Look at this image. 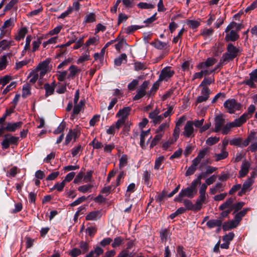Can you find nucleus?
<instances>
[{
	"label": "nucleus",
	"instance_id": "69168bd1",
	"mask_svg": "<svg viewBox=\"0 0 257 257\" xmlns=\"http://www.w3.org/2000/svg\"><path fill=\"white\" fill-rule=\"evenodd\" d=\"M143 26H139L137 25H132L130 26H128L126 29V33L127 34H131L137 30H138L139 29H141L143 28Z\"/></svg>",
	"mask_w": 257,
	"mask_h": 257
},
{
	"label": "nucleus",
	"instance_id": "bb28decb",
	"mask_svg": "<svg viewBox=\"0 0 257 257\" xmlns=\"http://www.w3.org/2000/svg\"><path fill=\"white\" fill-rule=\"evenodd\" d=\"M160 82L158 80L156 81L153 85V86L151 88L150 90L147 92V95L149 97H152L157 90L159 89Z\"/></svg>",
	"mask_w": 257,
	"mask_h": 257
},
{
	"label": "nucleus",
	"instance_id": "e2e57ef3",
	"mask_svg": "<svg viewBox=\"0 0 257 257\" xmlns=\"http://www.w3.org/2000/svg\"><path fill=\"white\" fill-rule=\"evenodd\" d=\"M16 86V82L15 81L12 82L9 85H7L5 89L3 90L2 92L3 95H6L8 92H9L11 90H12L13 88L15 87Z\"/></svg>",
	"mask_w": 257,
	"mask_h": 257
},
{
	"label": "nucleus",
	"instance_id": "338daca9",
	"mask_svg": "<svg viewBox=\"0 0 257 257\" xmlns=\"http://www.w3.org/2000/svg\"><path fill=\"white\" fill-rule=\"evenodd\" d=\"M127 43L126 41L124 39H122L120 41H119L118 43L115 45V48L116 50L119 52L120 51V49L122 48L123 45H126Z\"/></svg>",
	"mask_w": 257,
	"mask_h": 257
},
{
	"label": "nucleus",
	"instance_id": "c756f323",
	"mask_svg": "<svg viewBox=\"0 0 257 257\" xmlns=\"http://www.w3.org/2000/svg\"><path fill=\"white\" fill-rule=\"evenodd\" d=\"M206 199V196L200 195H199L198 198L196 200L195 203L196 209L197 210H200L202 207V204L204 202Z\"/></svg>",
	"mask_w": 257,
	"mask_h": 257
},
{
	"label": "nucleus",
	"instance_id": "9d476101",
	"mask_svg": "<svg viewBox=\"0 0 257 257\" xmlns=\"http://www.w3.org/2000/svg\"><path fill=\"white\" fill-rule=\"evenodd\" d=\"M225 122V119L221 115H217L215 117V128L214 131L216 133L219 132Z\"/></svg>",
	"mask_w": 257,
	"mask_h": 257
},
{
	"label": "nucleus",
	"instance_id": "9b49d317",
	"mask_svg": "<svg viewBox=\"0 0 257 257\" xmlns=\"http://www.w3.org/2000/svg\"><path fill=\"white\" fill-rule=\"evenodd\" d=\"M238 225V224L234 220H231L223 222L222 228L224 231H226L236 227Z\"/></svg>",
	"mask_w": 257,
	"mask_h": 257
},
{
	"label": "nucleus",
	"instance_id": "a19ab883",
	"mask_svg": "<svg viewBox=\"0 0 257 257\" xmlns=\"http://www.w3.org/2000/svg\"><path fill=\"white\" fill-rule=\"evenodd\" d=\"M187 25L189 26L190 28H191L192 29H196L198 28L200 25V23L199 22L195 20H187L186 22Z\"/></svg>",
	"mask_w": 257,
	"mask_h": 257
},
{
	"label": "nucleus",
	"instance_id": "3c124183",
	"mask_svg": "<svg viewBox=\"0 0 257 257\" xmlns=\"http://www.w3.org/2000/svg\"><path fill=\"white\" fill-rule=\"evenodd\" d=\"M50 62V61L49 59H46L45 61H43L38 65L37 69L38 70H46Z\"/></svg>",
	"mask_w": 257,
	"mask_h": 257
},
{
	"label": "nucleus",
	"instance_id": "473e14b6",
	"mask_svg": "<svg viewBox=\"0 0 257 257\" xmlns=\"http://www.w3.org/2000/svg\"><path fill=\"white\" fill-rule=\"evenodd\" d=\"M183 203L186 207V210L197 211V209H196L195 205L193 204L192 202L190 200L185 199Z\"/></svg>",
	"mask_w": 257,
	"mask_h": 257
},
{
	"label": "nucleus",
	"instance_id": "0eeeda50",
	"mask_svg": "<svg viewBox=\"0 0 257 257\" xmlns=\"http://www.w3.org/2000/svg\"><path fill=\"white\" fill-rule=\"evenodd\" d=\"M184 129V131L183 133V135L184 136L188 138L194 136V134H193L194 129L193 127V122L192 121H187L185 124Z\"/></svg>",
	"mask_w": 257,
	"mask_h": 257
},
{
	"label": "nucleus",
	"instance_id": "774afa93",
	"mask_svg": "<svg viewBox=\"0 0 257 257\" xmlns=\"http://www.w3.org/2000/svg\"><path fill=\"white\" fill-rule=\"evenodd\" d=\"M81 254H82L81 250L78 248H73L69 253L72 257H77Z\"/></svg>",
	"mask_w": 257,
	"mask_h": 257
},
{
	"label": "nucleus",
	"instance_id": "f704fd0d",
	"mask_svg": "<svg viewBox=\"0 0 257 257\" xmlns=\"http://www.w3.org/2000/svg\"><path fill=\"white\" fill-rule=\"evenodd\" d=\"M228 156V153L225 151L224 149H222L221 153L216 154L215 157V161H219L221 160L224 159L227 157Z\"/></svg>",
	"mask_w": 257,
	"mask_h": 257
},
{
	"label": "nucleus",
	"instance_id": "bf43d9fd",
	"mask_svg": "<svg viewBox=\"0 0 257 257\" xmlns=\"http://www.w3.org/2000/svg\"><path fill=\"white\" fill-rule=\"evenodd\" d=\"M139 84L138 79H134L127 85V88L130 91L134 90Z\"/></svg>",
	"mask_w": 257,
	"mask_h": 257
},
{
	"label": "nucleus",
	"instance_id": "ddd939ff",
	"mask_svg": "<svg viewBox=\"0 0 257 257\" xmlns=\"http://www.w3.org/2000/svg\"><path fill=\"white\" fill-rule=\"evenodd\" d=\"M223 220L220 217L217 219H210L209 220L207 223L206 225L209 228H213L215 227L222 226Z\"/></svg>",
	"mask_w": 257,
	"mask_h": 257
},
{
	"label": "nucleus",
	"instance_id": "b1692460",
	"mask_svg": "<svg viewBox=\"0 0 257 257\" xmlns=\"http://www.w3.org/2000/svg\"><path fill=\"white\" fill-rule=\"evenodd\" d=\"M247 113H244L239 118H236L234 120V123L236 124L237 127L241 126L246 121L247 118Z\"/></svg>",
	"mask_w": 257,
	"mask_h": 257
},
{
	"label": "nucleus",
	"instance_id": "8fccbe9b",
	"mask_svg": "<svg viewBox=\"0 0 257 257\" xmlns=\"http://www.w3.org/2000/svg\"><path fill=\"white\" fill-rule=\"evenodd\" d=\"M234 237V233L230 232L222 236V240L230 243V241L233 239Z\"/></svg>",
	"mask_w": 257,
	"mask_h": 257
},
{
	"label": "nucleus",
	"instance_id": "37998d69",
	"mask_svg": "<svg viewBox=\"0 0 257 257\" xmlns=\"http://www.w3.org/2000/svg\"><path fill=\"white\" fill-rule=\"evenodd\" d=\"M146 94L147 95V92H144L138 89L137 91V94L133 97V100L134 101L139 100Z\"/></svg>",
	"mask_w": 257,
	"mask_h": 257
},
{
	"label": "nucleus",
	"instance_id": "5fc2aeb1",
	"mask_svg": "<svg viewBox=\"0 0 257 257\" xmlns=\"http://www.w3.org/2000/svg\"><path fill=\"white\" fill-rule=\"evenodd\" d=\"M132 123L128 120H125V123L123 124L122 133L125 135H127L130 131V125Z\"/></svg>",
	"mask_w": 257,
	"mask_h": 257
},
{
	"label": "nucleus",
	"instance_id": "c9c22d12",
	"mask_svg": "<svg viewBox=\"0 0 257 257\" xmlns=\"http://www.w3.org/2000/svg\"><path fill=\"white\" fill-rule=\"evenodd\" d=\"M163 134H157L154 139L152 140L151 144H150V148H153L154 147L156 146L159 141L161 140L163 137Z\"/></svg>",
	"mask_w": 257,
	"mask_h": 257
},
{
	"label": "nucleus",
	"instance_id": "603ef678",
	"mask_svg": "<svg viewBox=\"0 0 257 257\" xmlns=\"http://www.w3.org/2000/svg\"><path fill=\"white\" fill-rule=\"evenodd\" d=\"M85 22L87 23L94 22L96 21L95 15L93 13H91L85 16Z\"/></svg>",
	"mask_w": 257,
	"mask_h": 257
},
{
	"label": "nucleus",
	"instance_id": "6e6552de",
	"mask_svg": "<svg viewBox=\"0 0 257 257\" xmlns=\"http://www.w3.org/2000/svg\"><path fill=\"white\" fill-rule=\"evenodd\" d=\"M211 93V90L208 87H204L201 91L202 95L197 97L196 103H201L206 101L209 98Z\"/></svg>",
	"mask_w": 257,
	"mask_h": 257
},
{
	"label": "nucleus",
	"instance_id": "f03ea898",
	"mask_svg": "<svg viewBox=\"0 0 257 257\" xmlns=\"http://www.w3.org/2000/svg\"><path fill=\"white\" fill-rule=\"evenodd\" d=\"M19 141L18 137L13 136L11 134H5L4 139L1 143L2 148L3 150H7L10 148V145L17 146Z\"/></svg>",
	"mask_w": 257,
	"mask_h": 257
},
{
	"label": "nucleus",
	"instance_id": "393cba45",
	"mask_svg": "<svg viewBox=\"0 0 257 257\" xmlns=\"http://www.w3.org/2000/svg\"><path fill=\"white\" fill-rule=\"evenodd\" d=\"M151 45L158 50H162L167 46V43L156 39L155 42H152Z\"/></svg>",
	"mask_w": 257,
	"mask_h": 257
},
{
	"label": "nucleus",
	"instance_id": "de8ad7c7",
	"mask_svg": "<svg viewBox=\"0 0 257 257\" xmlns=\"http://www.w3.org/2000/svg\"><path fill=\"white\" fill-rule=\"evenodd\" d=\"M93 186L91 184H86L84 185L81 186H79L78 188V190L82 193H86L89 192V190L92 188Z\"/></svg>",
	"mask_w": 257,
	"mask_h": 257
},
{
	"label": "nucleus",
	"instance_id": "4d7b16f0",
	"mask_svg": "<svg viewBox=\"0 0 257 257\" xmlns=\"http://www.w3.org/2000/svg\"><path fill=\"white\" fill-rule=\"evenodd\" d=\"M213 32L214 31L213 29L205 28L201 32L200 35L204 37L205 39H206V37L212 36Z\"/></svg>",
	"mask_w": 257,
	"mask_h": 257
},
{
	"label": "nucleus",
	"instance_id": "6e6d98bb",
	"mask_svg": "<svg viewBox=\"0 0 257 257\" xmlns=\"http://www.w3.org/2000/svg\"><path fill=\"white\" fill-rule=\"evenodd\" d=\"M128 157L126 155H123L119 159V168H121L125 166L127 163Z\"/></svg>",
	"mask_w": 257,
	"mask_h": 257
},
{
	"label": "nucleus",
	"instance_id": "6ab92c4d",
	"mask_svg": "<svg viewBox=\"0 0 257 257\" xmlns=\"http://www.w3.org/2000/svg\"><path fill=\"white\" fill-rule=\"evenodd\" d=\"M239 38V35L234 30H230L229 33L227 34L225 37V40L226 41H235Z\"/></svg>",
	"mask_w": 257,
	"mask_h": 257
},
{
	"label": "nucleus",
	"instance_id": "1a4fd4ad",
	"mask_svg": "<svg viewBox=\"0 0 257 257\" xmlns=\"http://www.w3.org/2000/svg\"><path fill=\"white\" fill-rule=\"evenodd\" d=\"M131 110V108L130 106L124 107L118 110L116 114V116L120 117V118H123L124 120H126Z\"/></svg>",
	"mask_w": 257,
	"mask_h": 257
},
{
	"label": "nucleus",
	"instance_id": "aec40b11",
	"mask_svg": "<svg viewBox=\"0 0 257 257\" xmlns=\"http://www.w3.org/2000/svg\"><path fill=\"white\" fill-rule=\"evenodd\" d=\"M151 130L149 129L146 131L142 130L140 135V145L142 149L145 148V138L150 133Z\"/></svg>",
	"mask_w": 257,
	"mask_h": 257
},
{
	"label": "nucleus",
	"instance_id": "09e8293b",
	"mask_svg": "<svg viewBox=\"0 0 257 257\" xmlns=\"http://www.w3.org/2000/svg\"><path fill=\"white\" fill-rule=\"evenodd\" d=\"M219 141V137H209L206 141V143L209 146H212L214 144H216Z\"/></svg>",
	"mask_w": 257,
	"mask_h": 257
},
{
	"label": "nucleus",
	"instance_id": "dca6fc26",
	"mask_svg": "<svg viewBox=\"0 0 257 257\" xmlns=\"http://www.w3.org/2000/svg\"><path fill=\"white\" fill-rule=\"evenodd\" d=\"M243 28V25L241 24H237L235 22H231L226 28L225 32L227 33L232 29H235L236 31H239Z\"/></svg>",
	"mask_w": 257,
	"mask_h": 257
},
{
	"label": "nucleus",
	"instance_id": "4c0bfd02",
	"mask_svg": "<svg viewBox=\"0 0 257 257\" xmlns=\"http://www.w3.org/2000/svg\"><path fill=\"white\" fill-rule=\"evenodd\" d=\"M31 94L30 87L28 84H25L23 86L22 97L26 98L28 95Z\"/></svg>",
	"mask_w": 257,
	"mask_h": 257
},
{
	"label": "nucleus",
	"instance_id": "f8f14e48",
	"mask_svg": "<svg viewBox=\"0 0 257 257\" xmlns=\"http://www.w3.org/2000/svg\"><path fill=\"white\" fill-rule=\"evenodd\" d=\"M250 163L246 161L242 162L240 171H239V177H244L248 173L250 167Z\"/></svg>",
	"mask_w": 257,
	"mask_h": 257
},
{
	"label": "nucleus",
	"instance_id": "e433bc0d",
	"mask_svg": "<svg viewBox=\"0 0 257 257\" xmlns=\"http://www.w3.org/2000/svg\"><path fill=\"white\" fill-rule=\"evenodd\" d=\"M167 196V192L165 190H163L161 193L158 194V195L155 196L156 201L159 203L160 205L161 204L162 201Z\"/></svg>",
	"mask_w": 257,
	"mask_h": 257
},
{
	"label": "nucleus",
	"instance_id": "423d86ee",
	"mask_svg": "<svg viewBox=\"0 0 257 257\" xmlns=\"http://www.w3.org/2000/svg\"><path fill=\"white\" fill-rule=\"evenodd\" d=\"M174 74V71L172 70L170 67H165L161 71L158 80L160 82L164 80H167V79L171 78Z\"/></svg>",
	"mask_w": 257,
	"mask_h": 257
},
{
	"label": "nucleus",
	"instance_id": "864d4df0",
	"mask_svg": "<svg viewBox=\"0 0 257 257\" xmlns=\"http://www.w3.org/2000/svg\"><path fill=\"white\" fill-rule=\"evenodd\" d=\"M66 127V123L64 121H62L60 125L58 126V127L56 129L54 132L53 133L55 135H57L59 134L63 133V132L64 131L65 128Z\"/></svg>",
	"mask_w": 257,
	"mask_h": 257
},
{
	"label": "nucleus",
	"instance_id": "f257e3e1",
	"mask_svg": "<svg viewBox=\"0 0 257 257\" xmlns=\"http://www.w3.org/2000/svg\"><path fill=\"white\" fill-rule=\"evenodd\" d=\"M226 52L222 56V61L227 63L232 61L235 58L239 56L241 50L236 48L232 43H228L226 47Z\"/></svg>",
	"mask_w": 257,
	"mask_h": 257
},
{
	"label": "nucleus",
	"instance_id": "2f4dec72",
	"mask_svg": "<svg viewBox=\"0 0 257 257\" xmlns=\"http://www.w3.org/2000/svg\"><path fill=\"white\" fill-rule=\"evenodd\" d=\"M147 66L146 63L140 61H136L134 63V70L137 71L140 70H144L146 69Z\"/></svg>",
	"mask_w": 257,
	"mask_h": 257
},
{
	"label": "nucleus",
	"instance_id": "c85d7f7f",
	"mask_svg": "<svg viewBox=\"0 0 257 257\" xmlns=\"http://www.w3.org/2000/svg\"><path fill=\"white\" fill-rule=\"evenodd\" d=\"M123 60L125 61L124 63H126L127 56L125 53L121 54L118 57L114 59V65L117 66H120L121 64L122 63Z\"/></svg>",
	"mask_w": 257,
	"mask_h": 257
},
{
	"label": "nucleus",
	"instance_id": "7c9ffc66",
	"mask_svg": "<svg viewBox=\"0 0 257 257\" xmlns=\"http://www.w3.org/2000/svg\"><path fill=\"white\" fill-rule=\"evenodd\" d=\"M234 127H237L236 124L234 123V121L231 122L227 123L222 128V134L223 135L228 134L230 128Z\"/></svg>",
	"mask_w": 257,
	"mask_h": 257
},
{
	"label": "nucleus",
	"instance_id": "20e7f679",
	"mask_svg": "<svg viewBox=\"0 0 257 257\" xmlns=\"http://www.w3.org/2000/svg\"><path fill=\"white\" fill-rule=\"evenodd\" d=\"M23 122L22 121H18L15 123L9 122L6 126L1 125L0 127V136L2 135L5 131L8 132H14L18 128L21 127Z\"/></svg>",
	"mask_w": 257,
	"mask_h": 257
},
{
	"label": "nucleus",
	"instance_id": "cd10ccee",
	"mask_svg": "<svg viewBox=\"0 0 257 257\" xmlns=\"http://www.w3.org/2000/svg\"><path fill=\"white\" fill-rule=\"evenodd\" d=\"M195 162L192 161V165L189 167L185 173L186 176H189L193 175L197 170V167L199 165L198 164L194 163Z\"/></svg>",
	"mask_w": 257,
	"mask_h": 257
},
{
	"label": "nucleus",
	"instance_id": "72a5a7b5",
	"mask_svg": "<svg viewBox=\"0 0 257 257\" xmlns=\"http://www.w3.org/2000/svg\"><path fill=\"white\" fill-rule=\"evenodd\" d=\"M84 105V100H81L80 102L78 103L74 104V106L73 108V113L74 114H78L83 106Z\"/></svg>",
	"mask_w": 257,
	"mask_h": 257
},
{
	"label": "nucleus",
	"instance_id": "7ed1b4c3",
	"mask_svg": "<svg viewBox=\"0 0 257 257\" xmlns=\"http://www.w3.org/2000/svg\"><path fill=\"white\" fill-rule=\"evenodd\" d=\"M224 107L227 109L229 113H233L236 110L240 109L242 105L238 102L235 99H228L223 104Z\"/></svg>",
	"mask_w": 257,
	"mask_h": 257
},
{
	"label": "nucleus",
	"instance_id": "a18cd8bd",
	"mask_svg": "<svg viewBox=\"0 0 257 257\" xmlns=\"http://www.w3.org/2000/svg\"><path fill=\"white\" fill-rule=\"evenodd\" d=\"M164 160V157L162 156L157 158L155 160L154 169L155 170H159Z\"/></svg>",
	"mask_w": 257,
	"mask_h": 257
},
{
	"label": "nucleus",
	"instance_id": "a211bd4d",
	"mask_svg": "<svg viewBox=\"0 0 257 257\" xmlns=\"http://www.w3.org/2000/svg\"><path fill=\"white\" fill-rule=\"evenodd\" d=\"M234 200L232 198L230 197L228 198L225 202L219 206V210H224L226 208H231L233 206Z\"/></svg>",
	"mask_w": 257,
	"mask_h": 257
},
{
	"label": "nucleus",
	"instance_id": "680f3d73",
	"mask_svg": "<svg viewBox=\"0 0 257 257\" xmlns=\"http://www.w3.org/2000/svg\"><path fill=\"white\" fill-rule=\"evenodd\" d=\"M18 2V0H11V1L5 6L4 11L6 12L12 9L15 5Z\"/></svg>",
	"mask_w": 257,
	"mask_h": 257
},
{
	"label": "nucleus",
	"instance_id": "49530a36",
	"mask_svg": "<svg viewBox=\"0 0 257 257\" xmlns=\"http://www.w3.org/2000/svg\"><path fill=\"white\" fill-rule=\"evenodd\" d=\"M123 242V239L120 236L116 237L111 243V246L113 248H116L119 246Z\"/></svg>",
	"mask_w": 257,
	"mask_h": 257
},
{
	"label": "nucleus",
	"instance_id": "ea45409f",
	"mask_svg": "<svg viewBox=\"0 0 257 257\" xmlns=\"http://www.w3.org/2000/svg\"><path fill=\"white\" fill-rule=\"evenodd\" d=\"M79 246L80 248L82 254H84L87 252L89 249L88 243L83 241L80 242Z\"/></svg>",
	"mask_w": 257,
	"mask_h": 257
},
{
	"label": "nucleus",
	"instance_id": "5701e85b",
	"mask_svg": "<svg viewBox=\"0 0 257 257\" xmlns=\"http://www.w3.org/2000/svg\"><path fill=\"white\" fill-rule=\"evenodd\" d=\"M27 33V28L26 27H22L19 30L18 34L16 35L15 39L17 41H20L21 39L24 38Z\"/></svg>",
	"mask_w": 257,
	"mask_h": 257
},
{
	"label": "nucleus",
	"instance_id": "f3484780",
	"mask_svg": "<svg viewBox=\"0 0 257 257\" xmlns=\"http://www.w3.org/2000/svg\"><path fill=\"white\" fill-rule=\"evenodd\" d=\"M249 208H243L242 210L237 213L234 216V220L238 223L241 220L242 217L244 216L248 210Z\"/></svg>",
	"mask_w": 257,
	"mask_h": 257
},
{
	"label": "nucleus",
	"instance_id": "4be33fe9",
	"mask_svg": "<svg viewBox=\"0 0 257 257\" xmlns=\"http://www.w3.org/2000/svg\"><path fill=\"white\" fill-rule=\"evenodd\" d=\"M181 192L184 196V197H187L189 198H192L194 197L196 193H195L194 191L189 187H187L184 189H182Z\"/></svg>",
	"mask_w": 257,
	"mask_h": 257
},
{
	"label": "nucleus",
	"instance_id": "4468645a",
	"mask_svg": "<svg viewBox=\"0 0 257 257\" xmlns=\"http://www.w3.org/2000/svg\"><path fill=\"white\" fill-rule=\"evenodd\" d=\"M209 149H210L209 148L206 147L200 151L198 154L197 156L193 160V161L195 162L194 163H197L199 164L201 161V160L204 158L206 154L209 152Z\"/></svg>",
	"mask_w": 257,
	"mask_h": 257
},
{
	"label": "nucleus",
	"instance_id": "0e129e2a",
	"mask_svg": "<svg viewBox=\"0 0 257 257\" xmlns=\"http://www.w3.org/2000/svg\"><path fill=\"white\" fill-rule=\"evenodd\" d=\"M214 79H212L211 78H204L203 80L202 81L201 84L199 85V87H206V85H209L214 82Z\"/></svg>",
	"mask_w": 257,
	"mask_h": 257
},
{
	"label": "nucleus",
	"instance_id": "58836bf2",
	"mask_svg": "<svg viewBox=\"0 0 257 257\" xmlns=\"http://www.w3.org/2000/svg\"><path fill=\"white\" fill-rule=\"evenodd\" d=\"M32 77L31 79L30 80V82L34 84L35 83L37 80H38L39 78V74L38 73V71L34 72L32 71L30 72L28 76V78Z\"/></svg>",
	"mask_w": 257,
	"mask_h": 257
},
{
	"label": "nucleus",
	"instance_id": "a878e982",
	"mask_svg": "<svg viewBox=\"0 0 257 257\" xmlns=\"http://www.w3.org/2000/svg\"><path fill=\"white\" fill-rule=\"evenodd\" d=\"M44 88L45 89V97H47L53 94L55 90V86H50V85L47 83L44 85Z\"/></svg>",
	"mask_w": 257,
	"mask_h": 257
},
{
	"label": "nucleus",
	"instance_id": "052dcab7",
	"mask_svg": "<svg viewBox=\"0 0 257 257\" xmlns=\"http://www.w3.org/2000/svg\"><path fill=\"white\" fill-rule=\"evenodd\" d=\"M233 210L232 208H228L226 210H222V212L220 214V217L222 219L223 221L224 219L225 218L228 217L229 214L231 213L232 210Z\"/></svg>",
	"mask_w": 257,
	"mask_h": 257
},
{
	"label": "nucleus",
	"instance_id": "412c9836",
	"mask_svg": "<svg viewBox=\"0 0 257 257\" xmlns=\"http://www.w3.org/2000/svg\"><path fill=\"white\" fill-rule=\"evenodd\" d=\"M70 73L67 76L68 79L74 78L76 75L80 72V69H78L77 67L75 65H71L69 68Z\"/></svg>",
	"mask_w": 257,
	"mask_h": 257
},
{
	"label": "nucleus",
	"instance_id": "39448f33",
	"mask_svg": "<svg viewBox=\"0 0 257 257\" xmlns=\"http://www.w3.org/2000/svg\"><path fill=\"white\" fill-rule=\"evenodd\" d=\"M249 79L245 80L242 82V84L248 85L252 88L256 87V85L254 82L257 83V69L254 70L249 74Z\"/></svg>",
	"mask_w": 257,
	"mask_h": 257
},
{
	"label": "nucleus",
	"instance_id": "79ce46f5",
	"mask_svg": "<svg viewBox=\"0 0 257 257\" xmlns=\"http://www.w3.org/2000/svg\"><path fill=\"white\" fill-rule=\"evenodd\" d=\"M43 39V38L41 37H39L37 38V39L36 41H34L33 42V48H32V51L35 52L36 50H37L40 44L42 43V40Z\"/></svg>",
	"mask_w": 257,
	"mask_h": 257
},
{
	"label": "nucleus",
	"instance_id": "13d9d810",
	"mask_svg": "<svg viewBox=\"0 0 257 257\" xmlns=\"http://www.w3.org/2000/svg\"><path fill=\"white\" fill-rule=\"evenodd\" d=\"M245 203L243 202L240 201L233 204L232 206L233 209L234 210L232 214H234L235 212L238 211L241 209V208L244 205Z\"/></svg>",
	"mask_w": 257,
	"mask_h": 257
},
{
	"label": "nucleus",
	"instance_id": "c03bdc74",
	"mask_svg": "<svg viewBox=\"0 0 257 257\" xmlns=\"http://www.w3.org/2000/svg\"><path fill=\"white\" fill-rule=\"evenodd\" d=\"M137 6L140 9H152L155 8V6L154 5L144 2L139 3L137 5Z\"/></svg>",
	"mask_w": 257,
	"mask_h": 257
},
{
	"label": "nucleus",
	"instance_id": "2eb2a0df",
	"mask_svg": "<svg viewBox=\"0 0 257 257\" xmlns=\"http://www.w3.org/2000/svg\"><path fill=\"white\" fill-rule=\"evenodd\" d=\"M101 214L100 210L91 211L85 217L86 220H96L101 217Z\"/></svg>",
	"mask_w": 257,
	"mask_h": 257
}]
</instances>
